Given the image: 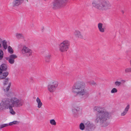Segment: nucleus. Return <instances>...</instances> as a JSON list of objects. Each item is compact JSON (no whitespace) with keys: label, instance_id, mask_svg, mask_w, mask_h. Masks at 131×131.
I'll use <instances>...</instances> for the list:
<instances>
[{"label":"nucleus","instance_id":"nucleus-27","mask_svg":"<svg viewBox=\"0 0 131 131\" xmlns=\"http://www.w3.org/2000/svg\"><path fill=\"white\" fill-rule=\"evenodd\" d=\"M19 123H20L19 122L17 121H15L9 123L8 124V125L11 126L14 124H18Z\"/></svg>","mask_w":131,"mask_h":131},{"label":"nucleus","instance_id":"nucleus-21","mask_svg":"<svg viewBox=\"0 0 131 131\" xmlns=\"http://www.w3.org/2000/svg\"><path fill=\"white\" fill-rule=\"evenodd\" d=\"M16 37L18 39H24V37L23 35L21 33H17L16 34Z\"/></svg>","mask_w":131,"mask_h":131},{"label":"nucleus","instance_id":"nucleus-11","mask_svg":"<svg viewBox=\"0 0 131 131\" xmlns=\"http://www.w3.org/2000/svg\"><path fill=\"white\" fill-rule=\"evenodd\" d=\"M74 35L77 39H83V36L81 32L78 30H75L74 32Z\"/></svg>","mask_w":131,"mask_h":131},{"label":"nucleus","instance_id":"nucleus-16","mask_svg":"<svg viewBox=\"0 0 131 131\" xmlns=\"http://www.w3.org/2000/svg\"><path fill=\"white\" fill-rule=\"evenodd\" d=\"M98 0H94L92 3V7L97 9H98Z\"/></svg>","mask_w":131,"mask_h":131},{"label":"nucleus","instance_id":"nucleus-23","mask_svg":"<svg viewBox=\"0 0 131 131\" xmlns=\"http://www.w3.org/2000/svg\"><path fill=\"white\" fill-rule=\"evenodd\" d=\"M79 128L82 130H83L84 129H85V127L84 123H81L79 125Z\"/></svg>","mask_w":131,"mask_h":131},{"label":"nucleus","instance_id":"nucleus-13","mask_svg":"<svg viewBox=\"0 0 131 131\" xmlns=\"http://www.w3.org/2000/svg\"><path fill=\"white\" fill-rule=\"evenodd\" d=\"M11 83L10 82L8 84V85L6 89H3L4 91L5 92V94L8 97H10L12 95V93L11 92H8V91L10 88Z\"/></svg>","mask_w":131,"mask_h":131},{"label":"nucleus","instance_id":"nucleus-33","mask_svg":"<svg viewBox=\"0 0 131 131\" xmlns=\"http://www.w3.org/2000/svg\"><path fill=\"white\" fill-rule=\"evenodd\" d=\"M117 92V89L116 88H113L111 91V93H113Z\"/></svg>","mask_w":131,"mask_h":131},{"label":"nucleus","instance_id":"nucleus-29","mask_svg":"<svg viewBox=\"0 0 131 131\" xmlns=\"http://www.w3.org/2000/svg\"><path fill=\"white\" fill-rule=\"evenodd\" d=\"M79 108L78 107H76L73 109L72 111L74 113L76 114L79 111Z\"/></svg>","mask_w":131,"mask_h":131},{"label":"nucleus","instance_id":"nucleus-2","mask_svg":"<svg viewBox=\"0 0 131 131\" xmlns=\"http://www.w3.org/2000/svg\"><path fill=\"white\" fill-rule=\"evenodd\" d=\"M111 116L109 112L99 107V123L101 126L105 127L108 125L106 121L110 119Z\"/></svg>","mask_w":131,"mask_h":131},{"label":"nucleus","instance_id":"nucleus-37","mask_svg":"<svg viewBox=\"0 0 131 131\" xmlns=\"http://www.w3.org/2000/svg\"><path fill=\"white\" fill-rule=\"evenodd\" d=\"M89 82L91 84L94 85L95 84V83L94 81Z\"/></svg>","mask_w":131,"mask_h":131},{"label":"nucleus","instance_id":"nucleus-38","mask_svg":"<svg viewBox=\"0 0 131 131\" xmlns=\"http://www.w3.org/2000/svg\"><path fill=\"white\" fill-rule=\"evenodd\" d=\"M2 41V40L1 39V38H0V48L1 47V43Z\"/></svg>","mask_w":131,"mask_h":131},{"label":"nucleus","instance_id":"nucleus-10","mask_svg":"<svg viewBox=\"0 0 131 131\" xmlns=\"http://www.w3.org/2000/svg\"><path fill=\"white\" fill-rule=\"evenodd\" d=\"M84 124L85 127V130L87 131H90L91 130L93 127V124L90 121H88L87 122H84Z\"/></svg>","mask_w":131,"mask_h":131},{"label":"nucleus","instance_id":"nucleus-12","mask_svg":"<svg viewBox=\"0 0 131 131\" xmlns=\"http://www.w3.org/2000/svg\"><path fill=\"white\" fill-rule=\"evenodd\" d=\"M17 58V56L15 55L12 54L10 55L9 58H6L7 60H8L9 62L11 64H13L15 62V59Z\"/></svg>","mask_w":131,"mask_h":131},{"label":"nucleus","instance_id":"nucleus-31","mask_svg":"<svg viewBox=\"0 0 131 131\" xmlns=\"http://www.w3.org/2000/svg\"><path fill=\"white\" fill-rule=\"evenodd\" d=\"M8 52L12 54L13 53V50L12 48L10 46H9L8 47Z\"/></svg>","mask_w":131,"mask_h":131},{"label":"nucleus","instance_id":"nucleus-30","mask_svg":"<svg viewBox=\"0 0 131 131\" xmlns=\"http://www.w3.org/2000/svg\"><path fill=\"white\" fill-rule=\"evenodd\" d=\"M8 124H4L0 125V130L4 127H6L8 126Z\"/></svg>","mask_w":131,"mask_h":131},{"label":"nucleus","instance_id":"nucleus-20","mask_svg":"<svg viewBox=\"0 0 131 131\" xmlns=\"http://www.w3.org/2000/svg\"><path fill=\"white\" fill-rule=\"evenodd\" d=\"M36 101L38 103V108H40L42 105V103L41 102L40 99L38 97H37V98Z\"/></svg>","mask_w":131,"mask_h":131},{"label":"nucleus","instance_id":"nucleus-35","mask_svg":"<svg viewBox=\"0 0 131 131\" xmlns=\"http://www.w3.org/2000/svg\"><path fill=\"white\" fill-rule=\"evenodd\" d=\"M1 73L3 76H5L6 77H7L8 74L9 73L7 72H1Z\"/></svg>","mask_w":131,"mask_h":131},{"label":"nucleus","instance_id":"nucleus-18","mask_svg":"<svg viewBox=\"0 0 131 131\" xmlns=\"http://www.w3.org/2000/svg\"><path fill=\"white\" fill-rule=\"evenodd\" d=\"M125 81V80H122L121 82H119L118 81V80H117L114 82V84L116 86L119 87L121 85L122 83H124Z\"/></svg>","mask_w":131,"mask_h":131},{"label":"nucleus","instance_id":"nucleus-3","mask_svg":"<svg viewBox=\"0 0 131 131\" xmlns=\"http://www.w3.org/2000/svg\"><path fill=\"white\" fill-rule=\"evenodd\" d=\"M2 101L16 108L21 106L24 103V101L22 99L15 97H12L10 99L4 98L3 99Z\"/></svg>","mask_w":131,"mask_h":131},{"label":"nucleus","instance_id":"nucleus-9","mask_svg":"<svg viewBox=\"0 0 131 131\" xmlns=\"http://www.w3.org/2000/svg\"><path fill=\"white\" fill-rule=\"evenodd\" d=\"M22 52L26 56L29 57L31 55L32 51L28 48L25 46L23 48Z\"/></svg>","mask_w":131,"mask_h":131},{"label":"nucleus","instance_id":"nucleus-39","mask_svg":"<svg viewBox=\"0 0 131 131\" xmlns=\"http://www.w3.org/2000/svg\"><path fill=\"white\" fill-rule=\"evenodd\" d=\"M129 64H130V66L131 67V59H130V60L129 61Z\"/></svg>","mask_w":131,"mask_h":131},{"label":"nucleus","instance_id":"nucleus-14","mask_svg":"<svg viewBox=\"0 0 131 131\" xmlns=\"http://www.w3.org/2000/svg\"><path fill=\"white\" fill-rule=\"evenodd\" d=\"M24 0H14L13 3L14 7L18 6L21 4L24 1Z\"/></svg>","mask_w":131,"mask_h":131},{"label":"nucleus","instance_id":"nucleus-8","mask_svg":"<svg viewBox=\"0 0 131 131\" xmlns=\"http://www.w3.org/2000/svg\"><path fill=\"white\" fill-rule=\"evenodd\" d=\"M58 82L57 81H52L50 82L48 86V90L51 92H54L58 86Z\"/></svg>","mask_w":131,"mask_h":131},{"label":"nucleus","instance_id":"nucleus-40","mask_svg":"<svg viewBox=\"0 0 131 131\" xmlns=\"http://www.w3.org/2000/svg\"><path fill=\"white\" fill-rule=\"evenodd\" d=\"M122 13H123V14H124V11H123V10H122Z\"/></svg>","mask_w":131,"mask_h":131},{"label":"nucleus","instance_id":"nucleus-17","mask_svg":"<svg viewBox=\"0 0 131 131\" xmlns=\"http://www.w3.org/2000/svg\"><path fill=\"white\" fill-rule=\"evenodd\" d=\"M7 69V65L4 64H2L0 67V73L6 70Z\"/></svg>","mask_w":131,"mask_h":131},{"label":"nucleus","instance_id":"nucleus-28","mask_svg":"<svg viewBox=\"0 0 131 131\" xmlns=\"http://www.w3.org/2000/svg\"><path fill=\"white\" fill-rule=\"evenodd\" d=\"M9 80V79L8 78H5L3 81V83L4 85H7Z\"/></svg>","mask_w":131,"mask_h":131},{"label":"nucleus","instance_id":"nucleus-36","mask_svg":"<svg viewBox=\"0 0 131 131\" xmlns=\"http://www.w3.org/2000/svg\"><path fill=\"white\" fill-rule=\"evenodd\" d=\"M6 77L3 75L1 73H0V79H3L6 78Z\"/></svg>","mask_w":131,"mask_h":131},{"label":"nucleus","instance_id":"nucleus-25","mask_svg":"<svg viewBox=\"0 0 131 131\" xmlns=\"http://www.w3.org/2000/svg\"><path fill=\"white\" fill-rule=\"evenodd\" d=\"M2 45L3 48L5 49H7V42L5 40H4L2 41Z\"/></svg>","mask_w":131,"mask_h":131},{"label":"nucleus","instance_id":"nucleus-24","mask_svg":"<svg viewBox=\"0 0 131 131\" xmlns=\"http://www.w3.org/2000/svg\"><path fill=\"white\" fill-rule=\"evenodd\" d=\"M51 56V55L50 54H48L46 56L45 59V61L46 62H49L50 61Z\"/></svg>","mask_w":131,"mask_h":131},{"label":"nucleus","instance_id":"nucleus-19","mask_svg":"<svg viewBox=\"0 0 131 131\" xmlns=\"http://www.w3.org/2000/svg\"><path fill=\"white\" fill-rule=\"evenodd\" d=\"M129 108V105H128L125 108L123 112L121 113V115L122 116L125 115L127 113Z\"/></svg>","mask_w":131,"mask_h":131},{"label":"nucleus","instance_id":"nucleus-1","mask_svg":"<svg viewBox=\"0 0 131 131\" xmlns=\"http://www.w3.org/2000/svg\"><path fill=\"white\" fill-rule=\"evenodd\" d=\"M72 92L73 94L81 97H87L89 95L85 84L82 81L76 82L72 87Z\"/></svg>","mask_w":131,"mask_h":131},{"label":"nucleus","instance_id":"nucleus-7","mask_svg":"<svg viewBox=\"0 0 131 131\" xmlns=\"http://www.w3.org/2000/svg\"><path fill=\"white\" fill-rule=\"evenodd\" d=\"M68 0H54L52 3V8L54 9H58L62 6L64 3Z\"/></svg>","mask_w":131,"mask_h":131},{"label":"nucleus","instance_id":"nucleus-15","mask_svg":"<svg viewBox=\"0 0 131 131\" xmlns=\"http://www.w3.org/2000/svg\"><path fill=\"white\" fill-rule=\"evenodd\" d=\"M93 112L96 114V117L95 120V121L96 123L98 122V107L97 106H95L93 108Z\"/></svg>","mask_w":131,"mask_h":131},{"label":"nucleus","instance_id":"nucleus-4","mask_svg":"<svg viewBox=\"0 0 131 131\" xmlns=\"http://www.w3.org/2000/svg\"><path fill=\"white\" fill-rule=\"evenodd\" d=\"M112 5L107 0H99V10L102 11H107L111 10Z\"/></svg>","mask_w":131,"mask_h":131},{"label":"nucleus","instance_id":"nucleus-22","mask_svg":"<svg viewBox=\"0 0 131 131\" xmlns=\"http://www.w3.org/2000/svg\"><path fill=\"white\" fill-rule=\"evenodd\" d=\"M103 24L101 23H99V30L101 32H103L104 31V29L102 27Z\"/></svg>","mask_w":131,"mask_h":131},{"label":"nucleus","instance_id":"nucleus-5","mask_svg":"<svg viewBox=\"0 0 131 131\" xmlns=\"http://www.w3.org/2000/svg\"><path fill=\"white\" fill-rule=\"evenodd\" d=\"M70 41L65 40L61 42L59 45V50L60 52H64L67 51L69 48Z\"/></svg>","mask_w":131,"mask_h":131},{"label":"nucleus","instance_id":"nucleus-6","mask_svg":"<svg viewBox=\"0 0 131 131\" xmlns=\"http://www.w3.org/2000/svg\"><path fill=\"white\" fill-rule=\"evenodd\" d=\"M14 107L13 106L10 104L5 102L2 101L0 103V110H2L4 109H9L10 113L13 115H14L16 113L13 109V107Z\"/></svg>","mask_w":131,"mask_h":131},{"label":"nucleus","instance_id":"nucleus-26","mask_svg":"<svg viewBox=\"0 0 131 131\" xmlns=\"http://www.w3.org/2000/svg\"><path fill=\"white\" fill-rule=\"evenodd\" d=\"M50 123L52 125L56 126V122L53 119L50 120Z\"/></svg>","mask_w":131,"mask_h":131},{"label":"nucleus","instance_id":"nucleus-34","mask_svg":"<svg viewBox=\"0 0 131 131\" xmlns=\"http://www.w3.org/2000/svg\"><path fill=\"white\" fill-rule=\"evenodd\" d=\"M3 51L0 49V60H1L3 58Z\"/></svg>","mask_w":131,"mask_h":131},{"label":"nucleus","instance_id":"nucleus-32","mask_svg":"<svg viewBox=\"0 0 131 131\" xmlns=\"http://www.w3.org/2000/svg\"><path fill=\"white\" fill-rule=\"evenodd\" d=\"M125 73H128L131 72V67L126 68L125 70Z\"/></svg>","mask_w":131,"mask_h":131}]
</instances>
